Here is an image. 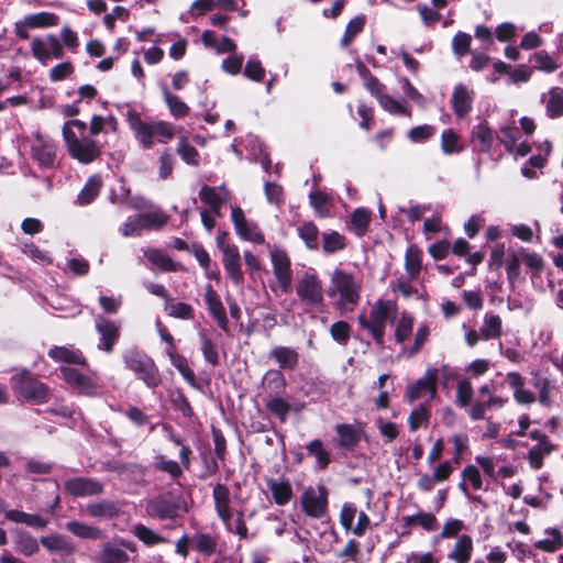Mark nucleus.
I'll use <instances>...</instances> for the list:
<instances>
[{"instance_id": "obj_1", "label": "nucleus", "mask_w": 563, "mask_h": 563, "mask_svg": "<svg viewBox=\"0 0 563 563\" xmlns=\"http://www.w3.org/2000/svg\"><path fill=\"white\" fill-rule=\"evenodd\" d=\"M126 120L144 150L153 148L154 136L157 137L159 143H165L173 140L176 134L175 126L172 123L163 120L153 123L144 122L135 110L128 111Z\"/></svg>"}, {"instance_id": "obj_2", "label": "nucleus", "mask_w": 563, "mask_h": 563, "mask_svg": "<svg viewBox=\"0 0 563 563\" xmlns=\"http://www.w3.org/2000/svg\"><path fill=\"white\" fill-rule=\"evenodd\" d=\"M123 363L148 388H157L162 384L161 372L154 360L144 351L131 347L123 353Z\"/></svg>"}, {"instance_id": "obj_3", "label": "nucleus", "mask_w": 563, "mask_h": 563, "mask_svg": "<svg viewBox=\"0 0 563 563\" xmlns=\"http://www.w3.org/2000/svg\"><path fill=\"white\" fill-rule=\"evenodd\" d=\"M13 390L26 401L44 404L48 399V387L29 369H22L11 377Z\"/></svg>"}, {"instance_id": "obj_4", "label": "nucleus", "mask_w": 563, "mask_h": 563, "mask_svg": "<svg viewBox=\"0 0 563 563\" xmlns=\"http://www.w3.org/2000/svg\"><path fill=\"white\" fill-rule=\"evenodd\" d=\"M388 319V306L383 299H378L369 311V318L364 313L358 314L357 321L361 328L367 330L377 346H385V329Z\"/></svg>"}, {"instance_id": "obj_5", "label": "nucleus", "mask_w": 563, "mask_h": 563, "mask_svg": "<svg viewBox=\"0 0 563 563\" xmlns=\"http://www.w3.org/2000/svg\"><path fill=\"white\" fill-rule=\"evenodd\" d=\"M68 141H65L68 154L81 164H90L100 158L101 145L93 139L77 137L75 132H67Z\"/></svg>"}, {"instance_id": "obj_6", "label": "nucleus", "mask_w": 563, "mask_h": 563, "mask_svg": "<svg viewBox=\"0 0 563 563\" xmlns=\"http://www.w3.org/2000/svg\"><path fill=\"white\" fill-rule=\"evenodd\" d=\"M231 221L233 223L236 234L241 240L252 242L255 244L264 243L265 239L261 229L255 222L246 219L244 211L241 207H232Z\"/></svg>"}, {"instance_id": "obj_7", "label": "nucleus", "mask_w": 563, "mask_h": 563, "mask_svg": "<svg viewBox=\"0 0 563 563\" xmlns=\"http://www.w3.org/2000/svg\"><path fill=\"white\" fill-rule=\"evenodd\" d=\"M319 495L312 487L306 489L300 498L302 510L308 517L320 519L328 510V489L325 486L318 487Z\"/></svg>"}, {"instance_id": "obj_8", "label": "nucleus", "mask_w": 563, "mask_h": 563, "mask_svg": "<svg viewBox=\"0 0 563 563\" xmlns=\"http://www.w3.org/2000/svg\"><path fill=\"white\" fill-rule=\"evenodd\" d=\"M65 492L75 498L101 495L104 486L101 482L91 477H73L64 482Z\"/></svg>"}, {"instance_id": "obj_9", "label": "nucleus", "mask_w": 563, "mask_h": 563, "mask_svg": "<svg viewBox=\"0 0 563 563\" xmlns=\"http://www.w3.org/2000/svg\"><path fill=\"white\" fill-rule=\"evenodd\" d=\"M332 283L340 294V302L342 305H356L360 300V292L356 288L352 274L344 271H336L333 275Z\"/></svg>"}, {"instance_id": "obj_10", "label": "nucleus", "mask_w": 563, "mask_h": 563, "mask_svg": "<svg viewBox=\"0 0 563 563\" xmlns=\"http://www.w3.org/2000/svg\"><path fill=\"white\" fill-rule=\"evenodd\" d=\"M59 371L62 378L80 394L86 396H95L97 394L98 385L90 376L69 366H60Z\"/></svg>"}, {"instance_id": "obj_11", "label": "nucleus", "mask_w": 563, "mask_h": 563, "mask_svg": "<svg viewBox=\"0 0 563 563\" xmlns=\"http://www.w3.org/2000/svg\"><path fill=\"white\" fill-rule=\"evenodd\" d=\"M96 330L100 334L98 349L111 353L120 338V324L100 316L96 322Z\"/></svg>"}, {"instance_id": "obj_12", "label": "nucleus", "mask_w": 563, "mask_h": 563, "mask_svg": "<svg viewBox=\"0 0 563 563\" xmlns=\"http://www.w3.org/2000/svg\"><path fill=\"white\" fill-rule=\"evenodd\" d=\"M296 291L299 298L309 305H317L323 300L322 285L316 274L306 273L298 282Z\"/></svg>"}, {"instance_id": "obj_13", "label": "nucleus", "mask_w": 563, "mask_h": 563, "mask_svg": "<svg viewBox=\"0 0 563 563\" xmlns=\"http://www.w3.org/2000/svg\"><path fill=\"white\" fill-rule=\"evenodd\" d=\"M180 506L166 496H158L146 504V512L158 520H175L178 517Z\"/></svg>"}, {"instance_id": "obj_14", "label": "nucleus", "mask_w": 563, "mask_h": 563, "mask_svg": "<svg viewBox=\"0 0 563 563\" xmlns=\"http://www.w3.org/2000/svg\"><path fill=\"white\" fill-rule=\"evenodd\" d=\"M205 302L210 316L216 320L218 327L222 331L229 332V321L225 308L220 299V296L210 284L206 286Z\"/></svg>"}, {"instance_id": "obj_15", "label": "nucleus", "mask_w": 563, "mask_h": 563, "mask_svg": "<svg viewBox=\"0 0 563 563\" xmlns=\"http://www.w3.org/2000/svg\"><path fill=\"white\" fill-rule=\"evenodd\" d=\"M474 92L465 85L457 84L453 88L451 106L453 113L459 119H464L473 109Z\"/></svg>"}, {"instance_id": "obj_16", "label": "nucleus", "mask_w": 563, "mask_h": 563, "mask_svg": "<svg viewBox=\"0 0 563 563\" xmlns=\"http://www.w3.org/2000/svg\"><path fill=\"white\" fill-rule=\"evenodd\" d=\"M223 267L234 285H241L244 282L243 273L241 269V255L236 245L225 246L222 251Z\"/></svg>"}, {"instance_id": "obj_17", "label": "nucleus", "mask_w": 563, "mask_h": 563, "mask_svg": "<svg viewBox=\"0 0 563 563\" xmlns=\"http://www.w3.org/2000/svg\"><path fill=\"white\" fill-rule=\"evenodd\" d=\"M212 497L214 501V510L223 523L229 525L232 519V511L230 508V490L224 484H216L212 489Z\"/></svg>"}, {"instance_id": "obj_18", "label": "nucleus", "mask_w": 563, "mask_h": 563, "mask_svg": "<svg viewBox=\"0 0 563 563\" xmlns=\"http://www.w3.org/2000/svg\"><path fill=\"white\" fill-rule=\"evenodd\" d=\"M424 393H430L433 397L437 393V373L428 371L426 375L419 378L415 384L407 388L406 397L409 402H413Z\"/></svg>"}, {"instance_id": "obj_19", "label": "nucleus", "mask_w": 563, "mask_h": 563, "mask_svg": "<svg viewBox=\"0 0 563 563\" xmlns=\"http://www.w3.org/2000/svg\"><path fill=\"white\" fill-rule=\"evenodd\" d=\"M507 382L509 387L514 390V399L519 405H531L536 401L533 391L526 389L525 378L518 372H509L507 374Z\"/></svg>"}, {"instance_id": "obj_20", "label": "nucleus", "mask_w": 563, "mask_h": 563, "mask_svg": "<svg viewBox=\"0 0 563 563\" xmlns=\"http://www.w3.org/2000/svg\"><path fill=\"white\" fill-rule=\"evenodd\" d=\"M97 563H129V554L120 548L118 541H107L100 547Z\"/></svg>"}, {"instance_id": "obj_21", "label": "nucleus", "mask_w": 563, "mask_h": 563, "mask_svg": "<svg viewBox=\"0 0 563 563\" xmlns=\"http://www.w3.org/2000/svg\"><path fill=\"white\" fill-rule=\"evenodd\" d=\"M32 158L42 167H52L55 162L54 145L45 141L40 134L36 135V142L31 147Z\"/></svg>"}, {"instance_id": "obj_22", "label": "nucleus", "mask_w": 563, "mask_h": 563, "mask_svg": "<svg viewBox=\"0 0 563 563\" xmlns=\"http://www.w3.org/2000/svg\"><path fill=\"white\" fill-rule=\"evenodd\" d=\"M372 221V211L367 208H356L350 218L347 229L357 238H363L367 234Z\"/></svg>"}, {"instance_id": "obj_23", "label": "nucleus", "mask_w": 563, "mask_h": 563, "mask_svg": "<svg viewBox=\"0 0 563 563\" xmlns=\"http://www.w3.org/2000/svg\"><path fill=\"white\" fill-rule=\"evenodd\" d=\"M335 432L339 437V446L345 451H353L361 441V431L353 424H336Z\"/></svg>"}, {"instance_id": "obj_24", "label": "nucleus", "mask_w": 563, "mask_h": 563, "mask_svg": "<svg viewBox=\"0 0 563 563\" xmlns=\"http://www.w3.org/2000/svg\"><path fill=\"white\" fill-rule=\"evenodd\" d=\"M471 141L472 143H479V146L474 147V151L485 154L490 152L494 141V132L486 121L481 122L473 128Z\"/></svg>"}, {"instance_id": "obj_25", "label": "nucleus", "mask_w": 563, "mask_h": 563, "mask_svg": "<svg viewBox=\"0 0 563 563\" xmlns=\"http://www.w3.org/2000/svg\"><path fill=\"white\" fill-rule=\"evenodd\" d=\"M47 355L55 362H62L75 365H87V360L79 350H71L66 346H53Z\"/></svg>"}, {"instance_id": "obj_26", "label": "nucleus", "mask_w": 563, "mask_h": 563, "mask_svg": "<svg viewBox=\"0 0 563 563\" xmlns=\"http://www.w3.org/2000/svg\"><path fill=\"white\" fill-rule=\"evenodd\" d=\"M5 519L15 523H23L35 529H44L48 520L37 514H27L22 510L11 509L4 512Z\"/></svg>"}, {"instance_id": "obj_27", "label": "nucleus", "mask_w": 563, "mask_h": 563, "mask_svg": "<svg viewBox=\"0 0 563 563\" xmlns=\"http://www.w3.org/2000/svg\"><path fill=\"white\" fill-rule=\"evenodd\" d=\"M405 269L411 280L419 277L422 269V251L417 244H410L405 254Z\"/></svg>"}, {"instance_id": "obj_28", "label": "nucleus", "mask_w": 563, "mask_h": 563, "mask_svg": "<svg viewBox=\"0 0 563 563\" xmlns=\"http://www.w3.org/2000/svg\"><path fill=\"white\" fill-rule=\"evenodd\" d=\"M143 255L148 262L157 266L163 272H177L179 269L178 264H176L161 249L147 247L143 251Z\"/></svg>"}, {"instance_id": "obj_29", "label": "nucleus", "mask_w": 563, "mask_h": 563, "mask_svg": "<svg viewBox=\"0 0 563 563\" xmlns=\"http://www.w3.org/2000/svg\"><path fill=\"white\" fill-rule=\"evenodd\" d=\"M87 512L93 518L113 519L119 516L120 507L117 501L103 499L87 506Z\"/></svg>"}, {"instance_id": "obj_30", "label": "nucleus", "mask_w": 563, "mask_h": 563, "mask_svg": "<svg viewBox=\"0 0 563 563\" xmlns=\"http://www.w3.org/2000/svg\"><path fill=\"white\" fill-rule=\"evenodd\" d=\"M162 95L164 98V101L170 112V114L176 118H185L189 114V107L177 96L172 93L168 90V87L166 84L161 85Z\"/></svg>"}, {"instance_id": "obj_31", "label": "nucleus", "mask_w": 563, "mask_h": 563, "mask_svg": "<svg viewBox=\"0 0 563 563\" xmlns=\"http://www.w3.org/2000/svg\"><path fill=\"white\" fill-rule=\"evenodd\" d=\"M41 544L51 552L71 554L75 551L73 543L62 534H51L41 538Z\"/></svg>"}, {"instance_id": "obj_32", "label": "nucleus", "mask_w": 563, "mask_h": 563, "mask_svg": "<svg viewBox=\"0 0 563 563\" xmlns=\"http://www.w3.org/2000/svg\"><path fill=\"white\" fill-rule=\"evenodd\" d=\"M472 552V538L467 534H462L459 537L453 551L448 555V558L456 563H467L471 560Z\"/></svg>"}, {"instance_id": "obj_33", "label": "nucleus", "mask_w": 563, "mask_h": 563, "mask_svg": "<svg viewBox=\"0 0 563 563\" xmlns=\"http://www.w3.org/2000/svg\"><path fill=\"white\" fill-rule=\"evenodd\" d=\"M66 529L74 536L81 539L99 540L104 537L101 529L76 520L68 521L66 523Z\"/></svg>"}, {"instance_id": "obj_34", "label": "nucleus", "mask_w": 563, "mask_h": 563, "mask_svg": "<svg viewBox=\"0 0 563 563\" xmlns=\"http://www.w3.org/2000/svg\"><path fill=\"white\" fill-rule=\"evenodd\" d=\"M102 187V180L99 176H91L84 188L77 196V203L79 206H87L91 203L99 195L100 189Z\"/></svg>"}, {"instance_id": "obj_35", "label": "nucleus", "mask_w": 563, "mask_h": 563, "mask_svg": "<svg viewBox=\"0 0 563 563\" xmlns=\"http://www.w3.org/2000/svg\"><path fill=\"white\" fill-rule=\"evenodd\" d=\"M195 550L206 556H211L216 553L218 547V537L209 533L198 532L195 533L192 539Z\"/></svg>"}, {"instance_id": "obj_36", "label": "nucleus", "mask_w": 563, "mask_h": 563, "mask_svg": "<svg viewBox=\"0 0 563 563\" xmlns=\"http://www.w3.org/2000/svg\"><path fill=\"white\" fill-rule=\"evenodd\" d=\"M547 534L551 536V539H542L534 543V547L538 550L543 552L553 553L560 550L563 547V534L559 528H548L544 531Z\"/></svg>"}, {"instance_id": "obj_37", "label": "nucleus", "mask_w": 563, "mask_h": 563, "mask_svg": "<svg viewBox=\"0 0 563 563\" xmlns=\"http://www.w3.org/2000/svg\"><path fill=\"white\" fill-rule=\"evenodd\" d=\"M200 350L205 361L212 367L220 364V355L218 345L205 333H199Z\"/></svg>"}, {"instance_id": "obj_38", "label": "nucleus", "mask_w": 563, "mask_h": 563, "mask_svg": "<svg viewBox=\"0 0 563 563\" xmlns=\"http://www.w3.org/2000/svg\"><path fill=\"white\" fill-rule=\"evenodd\" d=\"M307 452L310 456H313L317 462V466L320 470H325L331 463L330 453L323 448V443L320 439H314L306 445Z\"/></svg>"}, {"instance_id": "obj_39", "label": "nucleus", "mask_w": 563, "mask_h": 563, "mask_svg": "<svg viewBox=\"0 0 563 563\" xmlns=\"http://www.w3.org/2000/svg\"><path fill=\"white\" fill-rule=\"evenodd\" d=\"M24 18L30 29L56 26L59 23V16L53 12L43 11L38 13L29 14Z\"/></svg>"}, {"instance_id": "obj_40", "label": "nucleus", "mask_w": 563, "mask_h": 563, "mask_svg": "<svg viewBox=\"0 0 563 563\" xmlns=\"http://www.w3.org/2000/svg\"><path fill=\"white\" fill-rule=\"evenodd\" d=\"M503 334V323L498 314L487 313L484 318V325L481 329V336L485 340L498 339Z\"/></svg>"}, {"instance_id": "obj_41", "label": "nucleus", "mask_w": 563, "mask_h": 563, "mask_svg": "<svg viewBox=\"0 0 563 563\" xmlns=\"http://www.w3.org/2000/svg\"><path fill=\"white\" fill-rule=\"evenodd\" d=\"M154 468L167 473L172 479L177 481L183 476L181 466L174 460H168L163 454H157L154 459Z\"/></svg>"}, {"instance_id": "obj_42", "label": "nucleus", "mask_w": 563, "mask_h": 563, "mask_svg": "<svg viewBox=\"0 0 563 563\" xmlns=\"http://www.w3.org/2000/svg\"><path fill=\"white\" fill-rule=\"evenodd\" d=\"M366 24L365 14H360L349 21L345 27V32L341 38V45L343 47L349 46L354 38L364 30Z\"/></svg>"}, {"instance_id": "obj_43", "label": "nucleus", "mask_w": 563, "mask_h": 563, "mask_svg": "<svg viewBox=\"0 0 563 563\" xmlns=\"http://www.w3.org/2000/svg\"><path fill=\"white\" fill-rule=\"evenodd\" d=\"M177 154L180 156V158L188 165L191 166H198L200 163V155L197 148L191 145L187 137L181 136L178 141Z\"/></svg>"}, {"instance_id": "obj_44", "label": "nucleus", "mask_w": 563, "mask_h": 563, "mask_svg": "<svg viewBox=\"0 0 563 563\" xmlns=\"http://www.w3.org/2000/svg\"><path fill=\"white\" fill-rule=\"evenodd\" d=\"M519 255L526 266L531 271L532 278H538L542 274L544 269V260L541 255L534 252H528L526 249L521 247L519 250Z\"/></svg>"}, {"instance_id": "obj_45", "label": "nucleus", "mask_w": 563, "mask_h": 563, "mask_svg": "<svg viewBox=\"0 0 563 563\" xmlns=\"http://www.w3.org/2000/svg\"><path fill=\"white\" fill-rule=\"evenodd\" d=\"M16 550L25 555L31 556L38 551L37 540L27 531H20L15 537Z\"/></svg>"}, {"instance_id": "obj_46", "label": "nucleus", "mask_w": 563, "mask_h": 563, "mask_svg": "<svg viewBox=\"0 0 563 563\" xmlns=\"http://www.w3.org/2000/svg\"><path fill=\"white\" fill-rule=\"evenodd\" d=\"M169 401L173 408L179 411L183 417L190 419L194 416V408L180 388L169 394Z\"/></svg>"}, {"instance_id": "obj_47", "label": "nucleus", "mask_w": 563, "mask_h": 563, "mask_svg": "<svg viewBox=\"0 0 563 563\" xmlns=\"http://www.w3.org/2000/svg\"><path fill=\"white\" fill-rule=\"evenodd\" d=\"M170 363L194 389H201L200 384L196 379L195 372L188 366L187 358L184 355L174 356Z\"/></svg>"}, {"instance_id": "obj_48", "label": "nucleus", "mask_w": 563, "mask_h": 563, "mask_svg": "<svg viewBox=\"0 0 563 563\" xmlns=\"http://www.w3.org/2000/svg\"><path fill=\"white\" fill-rule=\"evenodd\" d=\"M441 150L445 155H451L463 151V146L460 144V135L454 130L448 129L442 132Z\"/></svg>"}, {"instance_id": "obj_49", "label": "nucleus", "mask_w": 563, "mask_h": 563, "mask_svg": "<svg viewBox=\"0 0 563 563\" xmlns=\"http://www.w3.org/2000/svg\"><path fill=\"white\" fill-rule=\"evenodd\" d=\"M309 201L318 216L327 217L330 211L331 197L322 190H314L309 194Z\"/></svg>"}, {"instance_id": "obj_50", "label": "nucleus", "mask_w": 563, "mask_h": 563, "mask_svg": "<svg viewBox=\"0 0 563 563\" xmlns=\"http://www.w3.org/2000/svg\"><path fill=\"white\" fill-rule=\"evenodd\" d=\"M547 114L551 119L563 115V89L553 88L547 102Z\"/></svg>"}, {"instance_id": "obj_51", "label": "nucleus", "mask_w": 563, "mask_h": 563, "mask_svg": "<svg viewBox=\"0 0 563 563\" xmlns=\"http://www.w3.org/2000/svg\"><path fill=\"white\" fill-rule=\"evenodd\" d=\"M165 310L169 317L176 319L191 320L195 317L192 306L187 302H166Z\"/></svg>"}, {"instance_id": "obj_52", "label": "nucleus", "mask_w": 563, "mask_h": 563, "mask_svg": "<svg viewBox=\"0 0 563 563\" xmlns=\"http://www.w3.org/2000/svg\"><path fill=\"white\" fill-rule=\"evenodd\" d=\"M322 249L324 253L332 254L345 249V236L336 231L323 234Z\"/></svg>"}, {"instance_id": "obj_53", "label": "nucleus", "mask_w": 563, "mask_h": 563, "mask_svg": "<svg viewBox=\"0 0 563 563\" xmlns=\"http://www.w3.org/2000/svg\"><path fill=\"white\" fill-rule=\"evenodd\" d=\"M133 534L146 545H155L166 542L164 537L142 523L134 527Z\"/></svg>"}, {"instance_id": "obj_54", "label": "nucleus", "mask_w": 563, "mask_h": 563, "mask_svg": "<svg viewBox=\"0 0 563 563\" xmlns=\"http://www.w3.org/2000/svg\"><path fill=\"white\" fill-rule=\"evenodd\" d=\"M298 234L309 250L318 249L319 230L313 222H305L298 227Z\"/></svg>"}, {"instance_id": "obj_55", "label": "nucleus", "mask_w": 563, "mask_h": 563, "mask_svg": "<svg viewBox=\"0 0 563 563\" xmlns=\"http://www.w3.org/2000/svg\"><path fill=\"white\" fill-rule=\"evenodd\" d=\"M429 419L430 410L424 405H420L419 407L415 408L408 417L409 430L411 432L417 431L420 427L427 426Z\"/></svg>"}, {"instance_id": "obj_56", "label": "nucleus", "mask_w": 563, "mask_h": 563, "mask_svg": "<svg viewBox=\"0 0 563 563\" xmlns=\"http://www.w3.org/2000/svg\"><path fill=\"white\" fill-rule=\"evenodd\" d=\"M474 390L470 379L464 378L457 383L455 402L459 407L465 408L471 405Z\"/></svg>"}, {"instance_id": "obj_57", "label": "nucleus", "mask_w": 563, "mask_h": 563, "mask_svg": "<svg viewBox=\"0 0 563 563\" xmlns=\"http://www.w3.org/2000/svg\"><path fill=\"white\" fill-rule=\"evenodd\" d=\"M412 328L413 318L408 313H402L395 330L396 342L404 343L411 335Z\"/></svg>"}, {"instance_id": "obj_58", "label": "nucleus", "mask_w": 563, "mask_h": 563, "mask_svg": "<svg viewBox=\"0 0 563 563\" xmlns=\"http://www.w3.org/2000/svg\"><path fill=\"white\" fill-rule=\"evenodd\" d=\"M472 36L465 32H457L452 40V51L459 56L463 57L471 52Z\"/></svg>"}, {"instance_id": "obj_59", "label": "nucleus", "mask_w": 563, "mask_h": 563, "mask_svg": "<svg viewBox=\"0 0 563 563\" xmlns=\"http://www.w3.org/2000/svg\"><path fill=\"white\" fill-rule=\"evenodd\" d=\"M332 339L341 345H346L351 335V325L343 320L334 322L330 327Z\"/></svg>"}, {"instance_id": "obj_60", "label": "nucleus", "mask_w": 563, "mask_h": 563, "mask_svg": "<svg viewBox=\"0 0 563 563\" xmlns=\"http://www.w3.org/2000/svg\"><path fill=\"white\" fill-rule=\"evenodd\" d=\"M378 103L385 111H387L391 114L410 115V111L408 110V107L401 104L400 102L395 100L388 93H385L384 96H382L378 100Z\"/></svg>"}, {"instance_id": "obj_61", "label": "nucleus", "mask_w": 563, "mask_h": 563, "mask_svg": "<svg viewBox=\"0 0 563 563\" xmlns=\"http://www.w3.org/2000/svg\"><path fill=\"white\" fill-rule=\"evenodd\" d=\"M435 128L429 124H422L411 128L408 131V139L413 143L424 142L435 134Z\"/></svg>"}, {"instance_id": "obj_62", "label": "nucleus", "mask_w": 563, "mask_h": 563, "mask_svg": "<svg viewBox=\"0 0 563 563\" xmlns=\"http://www.w3.org/2000/svg\"><path fill=\"white\" fill-rule=\"evenodd\" d=\"M464 528L465 526L462 520L450 518L445 521L441 533L434 537V541L438 542L440 539L455 538Z\"/></svg>"}, {"instance_id": "obj_63", "label": "nucleus", "mask_w": 563, "mask_h": 563, "mask_svg": "<svg viewBox=\"0 0 563 563\" xmlns=\"http://www.w3.org/2000/svg\"><path fill=\"white\" fill-rule=\"evenodd\" d=\"M158 174L162 179H167L172 176L174 169V156L169 148H165L158 157Z\"/></svg>"}, {"instance_id": "obj_64", "label": "nucleus", "mask_w": 563, "mask_h": 563, "mask_svg": "<svg viewBox=\"0 0 563 563\" xmlns=\"http://www.w3.org/2000/svg\"><path fill=\"white\" fill-rule=\"evenodd\" d=\"M500 132L503 137H498L499 142L505 146V150L508 153H512L515 151L516 142L519 137V132L514 126H501Z\"/></svg>"}]
</instances>
